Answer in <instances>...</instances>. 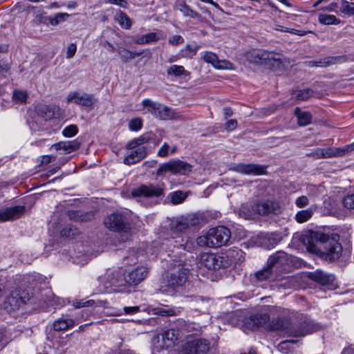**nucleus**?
<instances>
[{"label":"nucleus","mask_w":354,"mask_h":354,"mask_svg":"<svg viewBox=\"0 0 354 354\" xmlns=\"http://www.w3.org/2000/svg\"><path fill=\"white\" fill-rule=\"evenodd\" d=\"M301 241L312 250L317 248L323 257L329 261L339 259L342 251L340 243L323 233L309 231L301 236Z\"/></svg>","instance_id":"nucleus-1"},{"label":"nucleus","mask_w":354,"mask_h":354,"mask_svg":"<svg viewBox=\"0 0 354 354\" xmlns=\"http://www.w3.org/2000/svg\"><path fill=\"white\" fill-rule=\"evenodd\" d=\"M244 258V252L237 248L230 250L226 257L213 253H203L201 255V264L208 270H216L229 267L232 262H241Z\"/></svg>","instance_id":"nucleus-2"},{"label":"nucleus","mask_w":354,"mask_h":354,"mask_svg":"<svg viewBox=\"0 0 354 354\" xmlns=\"http://www.w3.org/2000/svg\"><path fill=\"white\" fill-rule=\"evenodd\" d=\"M289 260L287 253L277 251L270 256L267 266L254 273L257 281H275L277 279V272L283 269V266Z\"/></svg>","instance_id":"nucleus-3"},{"label":"nucleus","mask_w":354,"mask_h":354,"mask_svg":"<svg viewBox=\"0 0 354 354\" xmlns=\"http://www.w3.org/2000/svg\"><path fill=\"white\" fill-rule=\"evenodd\" d=\"M245 59L251 64L264 65L272 70L281 68L283 60L279 54L263 49H252L245 55Z\"/></svg>","instance_id":"nucleus-4"},{"label":"nucleus","mask_w":354,"mask_h":354,"mask_svg":"<svg viewBox=\"0 0 354 354\" xmlns=\"http://www.w3.org/2000/svg\"><path fill=\"white\" fill-rule=\"evenodd\" d=\"M99 281L104 286V291L107 292H129L127 277L121 270L109 269L104 275L99 277Z\"/></svg>","instance_id":"nucleus-5"},{"label":"nucleus","mask_w":354,"mask_h":354,"mask_svg":"<svg viewBox=\"0 0 354 354\" xmlns=\"http://www.w3.org/2000/svg\"><path fill=\"white\" fill-rule=\"evenodd\" d=\"M188 274V269L180 265L178 266L174 270L166 274L163 282L164 285L162 286V288H165L163 292L169 295L174 294L179 288L184 286L187 281Z\"/></svg>","instance_id":"nucleus-6"},{"label":"nucleus","mask_w":354,"mask_h":354,"mask_svg":"<svg viewBox=\"0 0 354 354\" xmlns=\"http://www.w3.org/2000/svg\"><path fill=\"white\" fill-rule=\"evenodd\" d=\"M192 169V166L180 160H170L160 165L156 171L158 176H163L167 172H170L174 175H188Z\"/></svg>","instance_id":"nucleus-7"},{"label":"nucleus","mask_w":354,"mask_h":354,"mask_svg":"<svg viewBox=\"0 0 354 354\" xmlns=\"http://www.w3.org/2000/svg\"><path fill=\"white\" fill-rule=\"evenodd\" d=\"M164 194L165 185L162 183L157 185L152 183L142 184L131 191V196L133 198H159L163 196Z\"/></svg>","instance_id":"nucleus-8"},{"label":"nucleus","mask_w":354,"mask_h":354,"mask_svg":"<svg viewBox=\"0 0 354 354\" xmlns=\"http://www.w3.org/2000/svg\"><path fill=\"white\" fill-rule=\"evenodd\" d=\"M104 224L106 227L114 232L126 233L131 229L128 216L118 212L107 216L104 218Z\"/></svg>","instance_id":"nucleus-9"},{"label":"nucleus","mask_w":354,"mask_h":354,"mask_svg":"<svg viewBox=\"0 0 354 354\" xmlns=\"http://www.w3.org/2000/svg\"><path fill=\"white\" fill-rule=\"evenodd\" d=\"M318 328L317 325L308 316L301 315L299 321L295 327L288 330V333L290 336L298 337H304L311 333Z\"/></svg>","instance_id":"nucleus-10"},{"label":"nucleus","mask_w":354,"mask_h":354,"mask_svg":"<svg viewBox=\"0 0 354 354\" xmlns=\"http://www.w3.org/2000/svg\"><path fill=\"white\" fill-rule=\"evenodd\" d=\"M210 236V246L218 248L226 245L230 238V230L224 226H218L209 230Z\"/></svg>","instance_id":"nucleus-11"},{"label":"nucleus","mask_w":354,"mask_h":354,"mask_svg":"<svg viewBox=\"0 0 354 354\" xmlns=\"http://www.w3.org/2000/svg\"><path fill=\"white\" fill-rule=\"evenodd\" d=\"M209 343L205 339H194L187 341L183 346L181 354H207Z\"/></svg>","instance_id":"nucleus-12"},{"label":"nucleus","mask_w":354,"mask_h":354,"mask_svg":"<svg viewBox=\"0 0 354 354\" xmlns=\"http://www.w3.org/2000/svg\"><path fill=\"white\" fill-rule=\"evenodd\" d=\"M252 209L256 214L261 216L271 214L278 215L281 214L282 211V208L278 202L269 200L254 204L252 206Z\"/></svg>","instance_id":"nucleus-13"},{"label":"nucleus","mask_w":354,"mask_h":354,"mask_svg":"<svg viewBox=\"0 0 354 354\" xmlns=\"http://www.w3.org/2000/svg\"><path fill=\"white\" fill-rule=\"evenodd\" d=\"M230 170L245 175L260 176L266 174V167L259 164H243L239 163L234 165Z\"/></svg>","instance_id":"nucleus-14"},{"label":"nucleus","mask_w":354,"mask_h":354,"mask_svg":"<svg viewBox=\"0 0 354 354\" xmlns=\"http://www.w3.org/2000/svg\"><path fill=\"white\" fill-rule=\"evenodd\" d=\"M97 100L93 94L80 91L71 92L67 96L68 102L86 107L93 106Z\"/></svg>","instance_id":"nucleus-15"},{"label":"nucleus","mask_w":354,"mask_h":354,"mask_svg":"<svg viewBox=\"0 0 354 354\" xmlns=\"http://www.w3.org/2000/svg\"><path fill=\"white\" fill-rule=\"evenodd\" d=\"M148 272V268L144 266L131 270L126 276L129 288L131 286H136L141 283L146 278Z\"/></svg>","instance_id":"nucleus-16"},{"label":"nucleus","mask_w":354,"mask_h":354,"mask_svg":"<svg viewBox=\"0 0 354 354\" xmlns=\"http://www.w3.org/2000/svg\"><path fill=\"white\" fill-rule=\"evenodd\" d=\"M270 320V316L267 313L254 314L250 315L245 321L247 328L254 330L261 326L266 327Z\"/></svg>","instance_id":"nucleus-17"},{"label":"nucleus","mask_w":354,"mask_h":354,"mask_svg":"<svg viewBox=\"0 0 354 354\" xmlns=\"http://www.w3.org/2000/svg\"><path fill=\"white\" fill-rule=\"evenodd\" d=\"M185 335L183 330H176L170 328L164 331L161 334L162 341L163 342L162 347H171L174 346L176 342Z\"/></svg>","instance_id":"nucleus-18"},{"label":"nucleus","mask_w":354,"mask_h":354,"mask_svg":"<svg viewBox=\"0 0 354 354\" xmlns=\"http://www.w3.org/2000/svg\"><path fill=\"white\" fill-rule=\"evenodd\" d=\"M25 212V206H14L0 209V221L5 222L19 218Z\"/></svg>","instance_id":"nucleus-19"},{"label":"nucleus","mask_w":354,"mask_h":354,"mask_svg":"<svg viewBox=\"0 0 354 354\" xmlns=\"http://www.w3.org/2000/svg\"><path fill=\"white\" fill-rule=\"evenodd\" d=\"M203 57L205 62L212 64L217 69L232 68V64L231 62L225 59L219 60L215 53L207 52Z\"/></svg>","instance_id":"nucleus-20"},{"label":"nucleus","mask_w":354,"mask_h":354,"mask_svg":"<svg viewBox=\"0 0 354 354\" xmlns=\"http://www.w3.org/2000/svg\"><path fill=\"white\" fill-rule=\"evenodd\" d=\"M149 151L146 147L142 146L131 151L124 158V163L127 165L136 164L144 159Z\"/></svg>","instance_id":"nucleus-21"},{"label":"nucleus","mask_w":354,"mask_h":354,"mask_svg":"<svg viewBox=\"0 0 354 354\" xmlns=\"http://www.w3.org/2000/svg\"><path fill=\"white\" fill-rule=\"evenodd\" d=\"M149 142H152L154 146H156L160 142V139H156L151 133L143 134L130 141L127 145V149H133Z\"/></svg>","instance_id":"nucleus-22"},{"label":"nucleus","mask_w":354,"mask_h":354,"mask_svg":"<svg viewBox=\"0 0 354 354\" xmlns=\"http://www.w3.org/2000/svg\"><path fill=\"white\" fill-rule=\"evenodd\" d=\"M308 277L310 279L323 286L332 283L335 279L333 274H327L320 270L309 272Z\"/></svg>","instance_id":"nucleus-23"},{"label":"nucleus","mask_w":354,"mask_h":354,"mask_svg":"<svg viewBox=\"0 0 354 354\" xmlns=\"http://www.w3.org/2000/svg\"><path fill=\"white\" fill-rule=\"evenodd\" d=\"M80 147V142L77 140L73 141H61L52 145L51 148L56 151L63 150L66 153H70Z\"/></svg>","instance_id":"nucleus-24"},{"label":"nucleus","mask_w":354,"mask_h":354,"mask_svg":"<svg viewBox=\"0 0 354 354\" xmlns=\"http://www.w3.org/2000/svg\"><path fill=\"white\" fill-rule=\"evenodd\" d=\"M282 240V236L278 232L264 234L261 237V244L268 249L274 248Z\"/></svg>","instance_id":"nucleus-25"},{"label":"nucleus","mask_w":354,"mask_h":354,"mask_svg":"<svg viewBox=\"0 0 354 354\" xmlns=\"http://www.w3.org/2000/svg\"><path fill=\"white\" fill-rule=\"evenodd\" d=\"M290 322L286 317H277L273 319L267 324V328L270 330H284L288 328Z\"/></svg>","instance_id":"nucleus-26"},{"label":"nucleus","mask_w":354,"mask_h":354,"mask_svg":"<svg viewBox=\"0 0 354 354\" xmlns=\"http://www.w3.org/2000/svg\"><path fill=\"white\" fill-rule=\"evenodd\" d=\"M163 38L162 35L160 32H149L141 35L135 39L137 44H146L151 42L158 41Z\"/></svg>","instance_id":"nucleus-27"},{"label":"nucleus","mask_w":354,"mask_h":354,"mask_svg":"<svg viewBox=\"0 0 354 354\" xmlns=\"http://www.w3.org/2000/svg\"><path fill=\"white\" fill-rule=\"evenodd\" d=\"M295 115L297 118L299 126L305 127L311 123L312 114L309 111H303L299 107H296Z\"/></svg>","instance_id":"nucleus-28"},{"label":"nucleus","mask_w":354,"mask_h":354,"mask_svg":"<svg viewBox=\"0 0 354 354\" xmlns=\"http://www.w3.org/2000/svg\"><path fill=\"white\" fill-rule=\"evenodd\" d=\"M75 322L69 318H59L55 320L53 324V329L56 331L65 330L73 326Z\"/></svg>","instance_id":"nucleus-29"},{"label":"nucleus","mask_w":354,"mask_h":354,"mask_svg":"<svg viewBox=\"0 0 354 354\" xmlns=\"http://www.w3.org/2000/svg\"><path fill=\"white\" fill-rule=\"evenodd\" d=\"M151 312L153 315L162 317H172L177 315V311L174 308H165L164 306H158L152 308Z\"/></svg>","instance_id":"nucleus-30"},{"label":"nucleus","mask_w":354,"mask_h":354,"mask_svg":"<svg viewBox=\"0 0 354 354\" xmlns=\"http://www.w3.org/2000/svg\"><path fill=\"white\" fill-rule=\"evenodd\" d=\"M178 117L177 113L171 108L160 104L158 118L160 120H171Z\"/></svg>","instance_id":"nucleus-31"},{"label":"nucleus","mask_w":354,"mask_h":354,"mask_svg":"<svg viewBox=\"0 0 354 354\" xmlns=\"http://www.w3.org/2000/svg\"><path fill=\"white\" fill-rule=\"evenodd\" d=\"M117 53L120 56V59L124 63H127L128 61L142 54V52H133L124 48H118Z\"/></svg>","instance_id":"nucleus-32"},{"label":"nucleus","mask_w":354,"mask_h":354,"mask_svg":"<svg viewBox=\"0 0 354 354\" xmlns=\"http://www.w3.org/2000/svg\"><path fill=\"white\" fill-rule=\"evenodd\" d=\"M346 61L344 56H334L316 61L317 67H326L337 63H342Z\"/></svg>","instance_id":"nucleus-33"},{"label":"nucleus","mask_w":354,"mask_h":354,"mask_svg":"<svg viewBox=\"0 0 354 354\" xmlns=\"http://www.w3.org/2000/svg\"><path fill=\"white\" fill-rule=\"evenodd\" d=\"M199 46L198 45L192 46L187 44L185 47L180 49L178 53V57L180 58H192L197 53Z\"/></svg>","instance_id":"nucleus-34"},{"label":"nucleus","mask_w":354,"mask_h":354,"mask_svg":"<svg viewBox=\"0 0 354 354\" xmlns=\"http://www.w3.org/2000/svg\"><path fill=\"white\" fill-rule=\"evenodd\" d=\"M142 104L144 107L147 108L149 112H150L156 118H158L160 103L153 102L149 99H145L142 100Z\"/></svg>","instance_id":"nucleus-35"},{"label":"nucleus","mask_w":354,"mask_h":354,"mask_svg":"<svg viewBox=\"0 0 354 354\" xmlns=\"http://www.w3.org/2000/svg\"><path fill=\"white\" fill-rule=\"evenodd\" d=\"M319 22L323 25H338L341 23L340 19L335 15L320 14L318 18Z\"/></svg>","instance_id":"nucleus-36"},{"label":"nucleus","mask_w":354,"mask_h":354,"mask_svg":"<svg viewBox=\"0 0 354 354\" xmlns=\"http://www.w3.org/2000/svg\"><path fill=\"white\" fill-rule=\"evenodd\" d=\"M313 214V209L312 207L307 209H303L297 212L295 214V220L299 223H303L308 221Z\"/></svg>","instance_id":"nucleus-37"},{"label":"nucleus","mask_w":354,"mask_h":354,"mask_svg":"<svg viewBox=\"0 0 354 354\" xmlns=\"http://www.w3.org/2000/svg\"><path fill=\"white\" fill-rule=\"evenodd\" d=\"M60 234L62 237L75 239L79 234V231L75 226L68 225L61 230Z\"/></svg>","instance_id":"nucleus-38"},{"label":"nucleus","mask_w":354,"mask_h":354,"mask_svg":"<svg viewBox=\"0 0 354 354\" xmlns=\"http://www.w3.org/2000/svg\"><path fill=\"white\" fill-rule=\"evenodd\" d=\"M21 303V298L19 297L17 294L14 295L13 293L7 297L6 302V304H8L10 306V309L13 310L18 309L20 307Z\"/></svg>","instance_id":"nucleus-39"},{"label":"nucleus","mask_w":354,"mask_h":354,"mask_svg":"<svg viewBox=\"0 0 354 354\" xmlns=\"http://www.w3.org/2000/svg\"><path fill=\"white\" fill-rule=\"evenodd\" d=\"M115 19L118 21L120 25L126 29H129L131 26V22L130 19L128 17V16L125 13H124L121 11H120L116 15Z\"/></svg>","instance_id":"nucleus-40"},{"label":"nucleus","mask_w":354,"mask_h":354,"mask_svg":"<svg viewBox=\"0 0 354 354\" xmlns=\"http://www.w3.org/2000/svg\"><path fill=\"white\" fill-rule=\"evenodd\" d=\"M178 9L185 15L189 16L192 18H196L198 17V13L192 10L184 3H180L177 5Z\"/></svg>","instance_id":"nucleus-41"},{"label":"nucleus","mask_w":354,"mask_h":354,"mask_svg":"<svg viewBox=\"0 0 354 354\" xmlns=\"http://www.w3.org/2000/svg\"><path fill=\"white\" fill-rule=\"evenodd\" d=\"M324 151V158H329L332 157H338V156H342V148H325L323 149Z\"/></svg>","instance_id":"nucleus-42"},{"label":"nucleus","mask_w":354,"mask_h":354,"mask_svg":"<svg viewBox=\"0 0 354 354\" xmlns=\"http://www.w3.org/2000/svg\"><path fill=\"white\" fill-rule=\"evenodd\" d=\"M341 12L345 15L354 16V3L341 0Z\"/></svg>","instance_id":"nucleus-43"},{"label":"nucleus","mask_w":354,"mask_h":354,"mask_svg":"<svg viewBox=\"0 0 354 354\" xmlns=\"http://www.w3.org/2000/svg\"><path fill=\"white\" fill-rule=\"evenodd\" d=\"M167 73L168 75L178 77L183 75L185 70L183 66L173 65L167 70Z\"/></svg>","instance_id":"nucleus-44"},{"label":"nucleus","mask_w":354,"mask_h":354,"mask_svg":"<svg viewBox=\"0 0 354 354\" xmlns=\"http://www.w3.org/2000/svg\"><path fill=\"white\" fill-rule=\"evenodd\" d=\"M313 94V91L310 88H306L303 90L297 91L296 93L295 97L298 100H307Z\"/></svg>","instance_id":"nucleus-45"},{"label":"nucleus","mask_w":354,"mask_h":354,"mask_svg":"<svg viewBox=\"0 0 354 354\" xmlns=\"http://www.w3.org/2000/svg\"><path fill=\"white\" fill-rule=\"evenodd\" d=\"M188 222L189 226L194 227L199 225L203 221V217L198 214H189L185 216Z\"/></svg>","instance_id":"nucleus-46"},{"label":"nucleus","mask_w":354,"mask_h":354,"mask_svg":"<svg viewBox=\"0 0 354 354\" xmlns=\"http://www.w3.org/2000/svg\"><path fill=\"white\" fill-rule=\"evenodd\" d=\"M187 198L185 195L181 191H176L171 194V201L173 204H180Z\"/></svg>","instance_id":"nucleus-47"},{"label":"nucleus","mask_w":354,"mask_h":354,"mask_svg":"<svg viewBox=\"0 0 354 354\" xmlns=\"http://www.w3.org/2000/svg\"><path fill=\"white\" fill-rule=\"evenodd\" d=\"M189 227V226L185 216H182L176 221L175 228L178 232H183Z\"/></svg>","instance_id":"nucleus-48"},{"label":"nucleus","mask_w":354,"mask_h":354,"mask_svg":"<svg viewBox=\"0 0 354 354\" xmlns=\"http://www.w3.org/2000/svg\"><path fill=\"white\" fill-rule=\"evenodd\" d=\"M78 132V128L75 124H71L65 127L62 131V134L65 137L71 138L75 136Z\"/></svg>","instance_id":"nucleus-49"},{"label":"nucleus","mask_w":354,"mask_h":354,"mask_svg":"<svg viewBox=\"0 0 354 354\" xmlns=\"http://www.w3.org/2000/svg\"><path fill=\"white\" fill-rule=\"evenodd\" d=\"M342 204L348 209H354V193L344 196Z\"/></svg>","instance_id":"nucleus-50"},{"label":"nucleus","mask_w":354,"mask_h":354,"mask_svg":"<svg viewBox=\"0 0 354 354\" xmlns=\"http://www.w3.org/2000/svg\"><path fill=\"white\" fill-rule=\"evenodd\" d=\"M196 243L200 246H207L212 248V246H210V236L209 231L205 236H201L198 237L196 239Z\"/></svg>","instance_id":"nucleus-51"},{"label":"nucleus","mask_w":354,"mask_h":354,"mask_svg":"<svg viewBox=\"0 0 354 354\" xmlns=\"http://www.w3.org/2000/svg\"><path fill=\"white\" fill-rule=\"evenodd\" d=\"M13 98L17 102H24L27 99V93L21 91H15L13 93Z\"/></svg>","instance_id":"nucleus-52"},{"label":"nucleus","mask_w":354,"mask_h":354,"mask_svg":"<svg viewBox=\"0 0 354 354\" xmlns=\"http://www.w3.org/2000/svg\"><path fill=\"white\" fill-rule=\"evenodd\" d=\"M142 120L140 118L133 119L129 123V127L131 131H138L142 128Z\"/></svg>","instance_id":"nucleus-53"},{"label":"nucleus","mask_w":354,"mask_h":354,"mask_svg":"<svg viewBox=\"0 0 354 354\" xmlns=\"http://www.w3.org/2000/svg\"><path fill=\"white\" fill-rule=\"evenodd\" d=\"M170 150V146L168 143L165 142L158 151V156L161 158H165L168 156L169 151Z\"/></svg>","instance_id":"nucleus-54"},{"label":"nucleus","mask_w":354,"mask_h":354,"mask_svg":"<svg viewBox=\"0 0 354 354\" xmlns=\"http://www.w3.org/2000/svg\"><path fill=\"white\" fill-rule=\"evenodd\" d=\"M309 203V200L307 196H301L298 197L295 201V205L299 208H302L307 206Z\"/></svg>","instance_id":"nucleus-55"},{"label":"nucleus","mask_w":354,"mask_h":354,"mask_svg":"<svg viewBox=\"0 0 354 354\" xmlns=\"http://www.w3.org/2000/svg\"><path fill=\"white\" fill-rule=\"evenodd\" d=\"M168 42L172 46H178L184 42V39L180 35H173L169 37Z\"/></svg>","instance_id":"nucleus-56"},{"label":"nucleus","mask_w":354,"mask_h":354,"mask_svg":"<svg viewBox=\"0 0 354 354\" xmlns=\"http://www.w3.org/2000/svg\"><path fill=\"white\" fill-rule=\"evenodd\" d=\"M237 212L240 217L244 218L245 219H248L250 218L251 214L250 210L244 206H242L241 208H239L237 210Z\"/></svg>","instance_id":"nucleus-57"},{"label":"nucleus","mask_w":354,"mask_h":354,"mask_svg":"<svg viewBox=\"0 0 354 354\" xmlns=\"http://www.w3.org/2000/svg\"><path fill=\"white\" fill-rule=\"evenodd\" d=\"M236 127H237V121H236V120H234V119L229 120L225 124V129L227 131H233Z\"/></svg>","instance_id":"nucleus-58"},{"label":"nucleus","mask_w":354,"mask_h":354,"mask_svg":"<svg viewBox=\"0 0 354 354\" xmlns=\"http://www.w3.org/2000/svg\"><path fill=\"white\" fill-rule=\"evenodd\" d=\"M10 71V66L5 62H0V76L6 77Z\"/></svg>","instance_id":"nucleus-59"},{"label":"nucleus","mask_w":354,"mask_h":354,"mask_svg":"<svg viewBox=\"0 0 354 354\" xmlns=\"http://www.w3.org/2000/svg\"><path fill=\"white\" fill-rule=\"evenodd\" d=\"M42 111L45 113V118L50 119L54 115V111L53 109H55V107H51L50 106H44L42 108Z\"/></svg>","instance_id":"nucleus-60"},{"label":"nucleus","mask_w":354,"mask_h":354,"mask_svg":"<svg viewBox=\"0 0 354 354\" xmlns=\"http://www.w3.org/2000/svg\"><path fill=\"white\" fill-rule=\"evenodd\" d=\"M308 156L313 157L315 158L319 159V158H324V154L323 151V149L322 148H317L314 151L307 153Z\"/></svg>","instance_id":"nucleus-61"},{"label":"nucleus","mask_w":354,"mask_h":354,"mask_svg":"<svg viewBox=\"0 0 354 354\" xmlns=\"http://www.w3.org/2000/svg\"><path fill=\"white\" fill-rule=\"evenodd\" d=\"M296 342H297V341L293 340V339H288V340L283 341L280 344H279L278 349L279 351H284L286 349H288L289 344H295Z\"/></svg>","instance_id":"nucleus-62"},{"label":"nucleus","mask_w":354,"mask_h":354,"mask_svg":"<svg viewBox=\"0 0 354 354\" xmlns=\"http://www.w3.org/2000/svg\"><path fill=\"white\" fill-rule=\"evenodd\" d=\"M76 50H77L76 45L75 44H71L68 46V48H67L66 58H68V59L72 58L75 55Z\"/></svg>","instance_id":"nucleus-63"},{"label":"nucleus","mask_w":354,"mask_h":354,"mask_svg":"<svg viewBox=\"0 0 354 354\" xmlns=\"http://www.w3.org/2000/svg\"><path fill=\"white\" fill-rule=\"evenodd\" d=\"M100 44L106 48L109 52L113 53L117 51V49L114 47V46L108 41H101Z\"/></svg>","instance_id":"nucleus-64"}]
</instances>
